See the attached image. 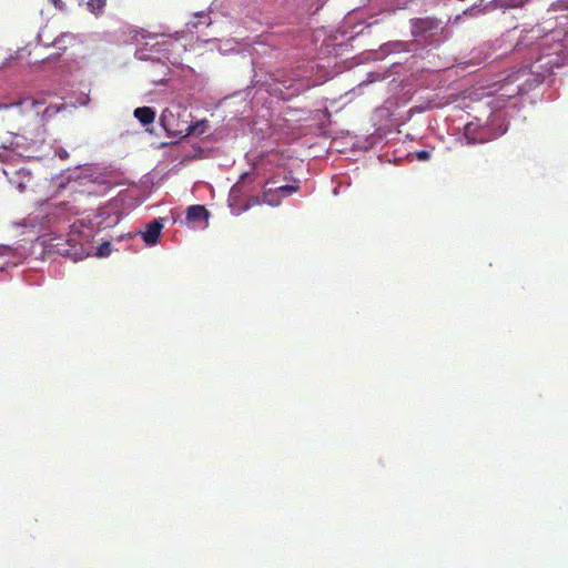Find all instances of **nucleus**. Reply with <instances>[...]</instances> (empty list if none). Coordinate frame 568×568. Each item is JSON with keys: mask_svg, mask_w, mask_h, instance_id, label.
Segmentation results:
<instances>
[{"mask_svg": "<svg viewBox=\"0 0 568 568\" xmlns=\"http://www.w3.org/2000/svg\"><path fill=\"white\" fill-rule=\"evenodd\" d=\"M186 118L187 113L185 109H182L180 105H173L162 111L160 121L164 130L175 138H186L195 133H203V130H200L203 122L191 125Z\"/></svg>", "mask_w": 568, "mask_h": 568, "instance_id": "nucleus-3", "label": "nucleus"}, {"mask_svg": "<svg viewBox=\"0 0 568 568\" xmlns=\"http://www.w3.org/2000/svg\"><path fill=\"white\" fill-rule=\"evenodd\" d=\"M17 250L8 245H0V256H13Z\"/></svg>", "mask_w": 568, "mask_h": 568, "instance_id": "nucleus-21", "label": "nucleus"}, {"mask_svg": "<svg viewBox=\"0 0 568 568\" xmlns=\"http://www.w3.org/2000/svg\"><path fill=\"white\" fill-rule=\"evenodd\" d=\"M407 1L405 2H400L399 0L397 1V4L395 7V10H400V9H405L407 7Z\"/></svg>", "mask_w": 568, "mask_h": 568, "instance_id": "nucleus-24", "label": "nucleus"}, {"mask_svg": "<svg viewBox=\"0 0 568 568\" xmlns=\"http://www.w3.org/2000/svg\"><path fill=\"white\" fill-rule=\"evenodd\" d=\"M41 104V102L32 99V98H24L22 99L21 101L18 102V105L21 106L23 109V111L26 110H34V113L38 115L39 114V110H38V106Z\"/></svg>", "mask_w": 568, "mask_h": 568, "instance_id": "nucleus-18", "label": "nucleus"}, {"mask_svg": "<svg viewBox=\"0 0 568 568\" xmlns=\"http://www.w3.org/2000/svg\"><path fill=\"white\" fill-rule=\"evenodd\" d=\"M297 186L295 185H282L275 189L276 193L281 195V197L288 196L297 191Z\"/></svg>", "mask_w": 568, "mask_h": 568, "instance_id": "nucleus-20", "label": "nucleus"}, {"mask_svg": "<svg viewBox=\"0 0 568 568\" xmlns=\"http://www.w3.org/2000/svg\"><path fill=\"white\" fill-rule=\"evenodd\" d=\"M134 116L143 124H150L154 121L155 112L149 106H141L134 110Z\"/></svg>", "mask_w": 568, "mask_h": 568, "instance_id": "nucleus-14", "label": "nucleus"}, {"mask_svg": "<svg viewBox=\"0 0 568 568\" xmlns=\"http://www.w3.org/2000/svg\"><path fill=\"white\" fill-rule=\"evenodd\" d=\"M246 175H247V173L242 174V175H241V180L245 179V178H246Z\"/></svg>", "mask_w": 568, "mask_h": 568, "instance_id": "nucleus-26", "label": "nucleus"}, {"mask_svg": "<svg viewBox=\"0 0 568 568\" xmlns=\"http://www.w3.org/2000/svg\"><path fill=\"white\" fill-rule=\"evenodd\" d=\"M106 4V0H89L87 2V9L94 16H99L103 12Z\"/></svg>", "mask_w": 568, "mask_h": 568, "instance_id": "nucleus-17", "label": "nucleus"}, {"mask_svg": "<svg viewBox=\"0 0 568 568\" xmlns=\"http://www.w3.org/2000/svg\"><path fill=\"white\" fill-rule=\"evenodd\" d=\"M408 44L402 41L388 42L382 47V51L389 54L393 52L408 51Z\"/></svg>", "mask_w": 568, "mask_h": 568, "instance_id": "nucleus-15", "label": "nucleus"}, {"mask_svg": "<svg viewBox=\"0 0 568 568\" xmlns=\"http://www.w3.org/2000/svg\"><path fill=\"white\" fill-rule=\"evenodd\" d=\"M43 130L38 131L37 139L8 133L0 143V162L16 164L21 159L44 160L55 156L61 160L68 159L69 153L67 150L55 141L47 143L43 139Z\"/></svg>", "mask_w": 568, "mask_h": 568, "instance_id": "nucleus-1", "label": "nucleus"}, {"mask_svg": "<svg viewBox=\"0 0 568 568\" xmlns=\"http://www.w3.org/2000/svg\"><path fill=\"white\" fill-rule=\"evenodd\" d=\"M278 81L283 84L284 88L291 89L293 91L292 94L300 93L317 84L316 81H312L306 75V71L302 70L291 71L287 77L283 75V79H278Z\"/></svg>", "mask_w": 568, "mask_h": 568, "instance_id": "nucleus-7", "label": "nucleus"}, {"mask_svg": "<svg viewBox=\"0 0 568 568\" xmlns=\"http://www.w3.org/2000/svg\"><path fill=\"white\" fill-rule=\"evenodd\" d=\"M111 251V245L109 243H103L98 250V256L103 257L106 256Z\"/></svg>", "mask_w": 568, "mask_h": 568, "instance_id": "nucleus-22", "label": "nucleus"}, {"mask_svg": "<svg viewBox=\"0 0 568 568\" xmlns=\"http://www.w3.org/2000/svg\"><path fill=\"white\" fill-rule=\"evenodd\" d=\"M412 34L416 39H422L429 44L435 43V38L442 32L440 23L432 18L413 19Z\"/></svg>", "mask_w": 568, "mask_h": 568, "instance_id": "nucleus-5", "label": "nucleus"}, {"mask_svg": "<svg viewBox=\"0 0 568 568\" xmlns=\"http://www.w3.org/2000/svg\"><path fill=\"white\" fill-rule=\"evenodd\" d=\"M77 42V36L71 32H62L60 36L54 38L51 45L59 51H65L69 47H72Z\"/></svg>", "mask_w": 568, "mask_h": 568, "instance_id": "nucleus-13", "label": "nucleus"}, {"mask_svg": "<svg viewBox=\"0 0 568 568\" xmlns=\"http://www.w3.org/2000/svg\"><path fill=\"white\" fill-rule=\"evenodd\" d=\"M3 173L19 192H24L32 180L31 172L24 168L14 171L3 169Z\"/></svg>", "mask_w": 568, "mask_h": 568, "instance_id": "nucleus-10", "label": "nucleus"}, {"mask_svg": "<svg viewBox=\"0 0 568 568\" xmlns=\"http://www.w3.org/2000/svg\"><path fill=\"white\" fill-rule=\"evenodd\" d=\"M506 130L505 128L497 134H490L487 128H480L478 123L469 122L465 125L464 138L466 144L485 143L497 135L504 134Z\"/></svg>", "mask_w": 568, "mask_h": 568, "instance_id": "nucleus-8", "label": "nucleus"}, {"mask_svg": "<svg viewBox=\"0 0 568 568\" xmlns=\"http://www.w3.org/2000/svg\"><path fill=\"white\" fill-rule=\"evenodd\" d=\"M195 18L197 19V21H191V22L187 23L192 28H197L201 24H205V26H210L211 24L210 17L206 13H204V12H197L195 14Z\"/></svg>", "mask_w": 568, "mask_h": 568, "instance_id": "nucleus-19", "label": "nucleus"}, {"mask_svg": "<svg viewBox=\"0 0 568 568\" xmlns=\"http://www.w3.org/2000/svg\"><path fill=\"white\" fill-rule=\"evenodd\" d=\"M544 59H540L537 63L532 64L529 69L523 68L518 71L507 75L503 81H499L498 83H495L494 85H498V89L491 90L487 92V95H491L500 90L506 89L507 87L511 84H516L515 89L506 90V93H503L501 95H506L508 98H511L518 93H524L529 91L531 88L537 85L538 83L544 81V73L540 72V69L544 65H548L551 60L549 59L545 63H540Z\"/></svg>", "mask_w": 568, "mask_h": 568, "instance_id": "nucleus-2", "label": "nucleus"}, {"mask_svg": "<svg viewBox=\"0 0 568 568\" xmlns=\"http://www.w3.org/2000/svg\"><path fill=\"white\" fill-rule=\"evenodd\" d=\"M239 191H240V186H239V183H236V184H235V185H233V187L231 189V196H234Z\"/></svg>", "mask_w": 568, "mask_h": 568, "instance_id": "nucleus-25", "label": "nucleus"}, {"mask_svg": "<svg viewBox=\"0 0 568 568\" xmlns=\"http://www.w3.org/2000/svg\"><path fill=\"white\" fill-rule=\"evenodd\" d=\"M41 212L47 214L48 222H52L64 221L71 215H77L80 209L69 202H60L58 204L47 202L41 205Z\"/></svg>", "mask_w": 568, "mask_h": 568, "instance_id": "nucleus-6", "label": "nucleus"}, {"mask_svg": "<svg viewBox=\"0 0 568 568\" xmlns=\"http://www.w3.org/2000/svg\"><path fill=\"white\" fill-rule=\"evenodd\" d=\"M416 158L419 160V161H427L429 158H430V153L428 151H418L416 153Z\"/></svg>", "mask_w": 568, "mask_h": 568, "instance_id": "nucleus-23", "label": "nucleus"}, {"mask_svg": "<svg viewBox=\"0 0 568 568\" xmlns=\"http://www.w3.org/2000/svg\"><path fill=\"white\" fill-rule=\"evenodd\" d=\"M57 253L69 256L71 258L81 260L84 255L82 245L75 237H69L65 242H58L52 245Z\"/></svg>", "mask_w": 568, "mask_h": 568, "instance_id": "nucleus-9", "label": "nucleus"}, {"mask_svg": "<svg viewBox=\"0 0 568 568\" xmlns=\"http://www.w3.org/2000/svg\"><path fill=\"white\" fill-rule=\"evenodd\" d=\"M281 195L275 190L268 189L263 193L262 202L271 206H276L281 203Z\"/></svg>", "mask_w": 568, "mask_h": 568, "instance_id": "nucleus-16", "label": "nucleus"}, {"mask_svg": "<svg viewBox=\"0 0 568 568\" xmlns=\"http://www.w3.org/2000/svg\"><path fill=\"white\" fill-rule=\"evenodd\" d=\"M67 187L80 195L103 196L110 190V184L102 176L94 175L90 169H85L77 175L68 176Z\"/></svg>", "mask_w": 568, "mask_h": 568, "instance_id": "nucleus-4", "label": "nucleus"}, {"mask_svg": "<svg viewBox=\"0 0 568 568\" xmlns=\"http://www.w3.org/2000/svg\"><path fill=\"white\" fill-rule=\"evenodd\" d=\"M210 213L203 205H191L186 211V220L189 222H199L202 223V227L207 226Z\"/></svg>", "mask_w": 568, "mask_h": 568, "instance_id": "nucleus-12", "label": "nucleus"}, {"mask_svg": "<svg viewBox=\"0 0 568 568\" xmlns=\"http://www.w3.org/2000/svg\"><path fill=\"white\" fill-rule=\"evenodd\" d=\"M164 227L163 219H155L145 225V230L140 234L146 245L153 246L158 243L162 229Z\"/></svg>", "mask_w": 568, "mask_h": 568, "instance_id": "nucleus-11", "label": "nucleus"}]
</instances>
